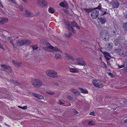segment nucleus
Instances as JSON below:
<instances>
[{"label":"nucleus","instance_id":"f257e3e1","mask_svg":"<svg viewBox=\"0 0 127 127\" xmlns=\"http://www.w3.org/2000/svg\"><path fill=\"white\" fill-rule=\"evenodd\" d=\"M43 42L46 43V44L47 45L49 44L50 45L48 46L45 47L43 48V49L44 50L51 52H53L55 51H60V50L57 48L56 47H53L46 40H43Z\"/></svg>","mask_w":127,"mask_h":127},{"label":"nucleus","instance_id":"f03ea898","mask_svg":"<svg viewBox=\"0 0 127 127\" xmlns=\"http://www.w3.org/2000/svg\"><path fill=\"white\" fill-rule=\"evenodd\" d=\"M31 41L28 39H22L21 40H16V44L17 46H22L25 45H28L31 44Z\"/></svg>","mask_w":127,"mask_h":127},{"label":"nucleus","instance_id":"7ed1b4c3","mask_svg":"<svg viewBox=\"0 0 127 127\" xmlns=\"http://www.w3.org/2000/svg\"><path fill=\"white\" fill-rule=\"evenodd\" d=\"M95 9H97L98 10L99 15L100 16L108 14L109 10L107 9L103 8L101 6V4H100L97 7H95Z\"/></svg>","mask_w":127,"mask_h":127},{"label":"nucleus","instance_id":"20e7f679","mask_svg":"<svg viewBox=\"0 0 127 127\" xmlns=\"http://www.w3.org/2000/svg\"><path fill=\"white\" fill-rule=\"evenodd\" d=\"M92 82L94 86L96 87L100 88L104 86L103 83L99 80H93Z\"/></svg>","mask_w":127,"mask_h":127},{"label":"nucleus","instance_id":"39448f33","mask_svg":"<svg viewBox=\"0 0 127 127\" xmlns=\"http://www.w3.org/2000/svg\"><path fill=\"white\" fill-rule=\"evenodd\" d=\"M100 34L101 38L104 40H107L109 38L108 33L105 30L101 31Z\"/></svg>","mask_w":127,"mask_h":127},{"label":"nucleus","instance_id":"423d86ee","mask_svg":"<svg viewBox=\"0 0 127 127\" xmlns=\"http://www.w3.org/2000/svg\"><path fill=\"white\" fill-rule=\"evenodd\" d=\"M32 84L36 87H39L42 85V81L37 79H35L32 83Z\"/></svg>","mask_w":127,"mask_h":127},{"label":"nucleus","instance_id":"0eeeda50","mask_svg":"<svg viewBox=\"0 0 127 127\" xmlns=\"http://www.w3.org/2000/svg\"><path fill=\"white\" fill-rule=\"evenodd\" d=\"M46 73L48 76L52 78H55L57 76V73L53 70H48L46 72Z\"/></svg>","mask_w":127,"mask_h":127},{"label":"nucleus","instance_id":"6e6552de","mask_svg":"<svg viewBox=\"0 0 127 127\" xmlns=\"http://www.w3.org/2000/svg\"><path fill=\"white\" fill-rule=\"evenodd\" d=\"M97 9H95V8L94 10H92L91 13V15L92 17L94 19H96L98 15H99V10H97Z\"/></svg>","mask_w":127,"mask_h":127},{"label":"nucleus","instance_id":"1a4fd4ad","mask_svg":"<svg viewBox=\"0 0 127 127\" xmlns=\"http://www.w3.org/2000/svg\"><path fill=\"white\" fill-rule=\"evenodd\" d=\"M76 64L78 65L84 66L86 64L84 60L81 58H77L76 59Z\"/></svg>","mask_w":127,"mask_h":127},{"label":"nucleus","instance_id":"9d476101","mask_svg":"<svg viewBox=\"0 0 127 127\" xmlns=\"http://www.w3.org/2000/svg\"><path fill=\"white\" fill-rule=\"evenodd\" d=\"M38 4L40 6L44 7L47 5V3L45 0H37Z\"/></svg>","mask_w":127,"mask_h":127},{"label":"nucleus","instance_id":"9b49d317","mask_svg":"<svg viewBox=\"0 0 127 127\" xmlns=\"http://www.w3.org/2000/svg\"><path fill=\"white\" fill-rule=\"evenodd\" d=\"M111 4L112 7L115 8H118L120 6V3L116 0H113Z\"/></svg>","mask_w":127,"mask_h":127},{"label":"nucleus","instance_id":"f8f14e48","mask_svg":"<svg viewBox=\"0 0 127 127\" xmlns=\"http://www.w3.org/2000/svg\"><path fill=\"white\" fill-rule=\"evenodd\" d=\"M115 51L120 56H123L124 55L125 53L123 50L120 48L116 49L115 50Z\"/></svg>","mask_w":127,"mask_h":127},{"label":"nucleus","instance_id":"ddd939ff","mask_svg":"<svg viewBox=\"0 0 127 127\" xmlns=\"http://www.w3.org/2000/svg\"><path fill=\"white\" fill-rule=\"evenodd\" d=\"M8 21V19L7 18H0V24H2L6 23Z\"/></svg>","mask_w":127,"mask_h":127},{"label":"nucleus","instance_id":"4468645a","mask_svg":"<svg viewBox=\"0 0 127 127\" xmlns=\"http://www.w3.org/2000/svg\"><path fill=\"white\" fill-rule=\"evenodd\" d=\"M66 28H67L68 30L70 31L73 30V28L71 26V22H66Z\"/></svg>","mask_w":127,"mask_h":127},{"label":"nucleus","instance_id":"2eb2a0df","mask_svg":"<svg viewBox=\"0 0 127 127\" xmlns=\"http://www.w3.org/2000/svg\"><path fill=\"white\" fill-rule=\"evenodd\" d=\"M1 67L3 68V70L7 69L8 70V71L10 72H12V70L11 69V67L6 65H1Z\"/></svg>","mask_w":127,"mask_h":127},{"label":"nucleus","instance_id":"dca6fc26","mask_svg":"<svg viewBox=\"0 0 127 127\" xmlns=\"http://www.w3.org/2000/svg\"><path fill=\"white\" fill-rule=\"evenodd\" d=\"M64 55L66 59L72 60H74V58L71 55H70L66 53H64Z\"/></svg>","mask_w":127,"mask_h":127},{"label":"nucleus","instance_id":"f3484780","mask_svg":"<svg viewBox=\"0 0 127 127\" xmlns=\"http://www.w3.org/2000/svg\"><path fill=\"white\" fill-rule=\"evenodd\" d=\"M33 15L32 13L29 10H26L25 13V16L26 17H32Z\"/></svg>","mask_w":127,"mask_h":127},{"label":"nucleus","instance_id":"a211bd4d","mask_svg":"<svg viewBox=\"0 0 127 127\" xmlns=\"http://www.w3.org/2000/svg\"><path fill=\"white\" fill-rule=\"evenodd\" d=\"M32 94L34 96L38 98L41 99H43V97L41 95L34 93H32Z\"/></svg>","mask_w":127,"mask_h":127},{"label":"nucleus","instance_id":"6ab92c4d","mask_svg":"<svg viewBox=\"0 0 127 127\" xmlns=\"http://www.w3.org/2000/svg\"><path fill=\"white\" fill-rule=\"evenodd\" d=\"M99 22L102 24H105L106 22L105 19L104 18H98Z\"/></svg>","mask_w":127,"mask_h":127},{"label":"nucleus","instance_id":"aec40b11","mask_svg":"<svg viewBox=\"0 0 127 127\" xmlns=\"http://www.w3.org/2000/svg\"><path fill=\"white\" fill-rule=\"evenodd\" d=\"M71 25H72V27H75L77 29H80L79 27L77 25L76 23L74 21H73L72 22H71Z\"/></svg>","mask_w":127,"mask_h":127},{"label":"nucleus","instance_id":"412c9836","mask_svg":"<svg viewBox=\"0 0 127 127\" xmlns=\"http://www.w3.org/2000/svg\"><path fill=\"white\" fill-rule=\"evenodd\" d=\"M12 62L13 65L16 67H19L20 66L21 63L19 62L13 61Z\"/></svg>","mask_w":127,"mask_h":127},{"label":"nucleus","instance_id":"4be33fe9","mask_svg":"<svg viewBox=\"0 0 127 127\" xmlns=\"http://www.w3.org/2000/svg\"><path fill=\"white\" fill-rule=\"evenodd\" d=\"M79 89L80 90L81 93H82L87 94L88 93V91L86 90L83 89L82 88H79Z\"/></svg>","mask_w":127,"mask_h":127},{"label":"nucleus","instance_id":"5701e85b","mask_svg":"<svg viewBox=\"0 0 127 127\" xmlns=\"http://www.w3.org/2000/svg\"><path fill=\"white\" fill-rule=\"evenodd\" d=\"M48 11L50 13H53L54 12L55 10L53 8L50 7L48 8Z\"/></svg>","mask_w":127,"mask_h":127},{"label":"nucleus","instance_id":"b1692460","mask_svg":"<svg viewBox=\"0 0 127 127\" xmlns=\"http://www.w3.org/2000/svg\"><path fill=\"white\" fill-rule=\"evenodd\" d=\"M66 4V3L65 2H61L59 3V5L63 7H65Z\"/></svg>","mask_w":127,"mask_h":127},{"label":"nucleus","instance_id":"393cba45","mask_svg":"<svg viewBox=\"0 0 127 127\" xmlns=\"http://www.w3.org/2000/svg\"><path fill=\"white\" fill-rule=\"evenodd\" d=\"M83 10H85L86 12L88 13H89L90 12L92 11V9L91 8H84L83 9Z\"/></svg>","mask_w":127,"mask_h":127},{"label":"nucleus","instance_id":"a878e982","mask_svg":"<svg viewBox=\"0 0 127 127\" xmlns=\"http://www.w3.org/2000/svg\"><path fill=\"white\" fill-rule=\"evenodd\" d=\"M8 39L10 40V43L12 44L13 46H14V44L13 43L14 40L12 39L10 37H8Z\"/></svg>","mask_w":127,"mask_h":127},{"label":"nucleus","instance_id":"bb28decb","mask_svg":"<svg viewBox=\"0 0 127 127\" xmlns=\"http://www.w3.org/2000/svg\"><path fill=\"white\" fill-rule=\"evenodd\" d=\"M72 35V33L71 32H70V33L68 35H67L66 33H65L64 34V36L67 38H70Z\"/></svg>","mask_w":127,"mask_h":127},{"label":"nucleus","instance_id":"cd10ccee","mask_svg":"<svg viewBox=\"0 0 127 127\" xmlns=\"http://www.w3.org/2000/svg\"><path fill=\"white\" fill-rule=\"evenodd\" d=\"M55 56V58L57 59H60L61 57V55L58 53L56 54Z\"/></svg>","mask_w":127,"mask_h":127},{"label":"nucleus","instance_id":"c85d7f7f","mask_svg":"<svg viewBox=\"0 0 127 127\" xmlns=\"http://www.w3.org/2000/svg\"><path fill=\"white\" fill-rule=\"evenodd\" d=\"M104 54V56H108L110 58L111 57V56L109 54V53L107 52H105Z\"/></svg>","mask_w":127,"mask_h":127},{"label":"nucleus","instance_id":"c756f323","mask_svg":"<svg viewBox=\"0 0 127 127\" xmlns=\"http://www.w3.org/2000/svg\"><path fill=\"white\" fill-rule=\"evenodd\" d=\"M46 93L47 94L51 95H53L55 94V93L54 92H52L50 91H47Z\"/></svg>","mask_w":127,"mask_h":127},{"label":"nucleus","instance_id":"7c9ffc66","mask_svg":"<svg viewBox=\"0 0 127 127\" xmlns=\"http://www.w3.org/2000/svg\"><path fill=\"white\" fill-rule=\"evenodd\" d=\"M124 65H125V68H126L125 69L126 71L127 72V59L125 60V61L124 62Z\"/></svg>","mask_w":127,"mask_h":127},{"label":"nucleus","instance_id":"2f4dec72","mask_svg":"<svg viewBox=\"0 0 127 127\" xmlns=\"http://www.w3.org/2000/svg\"><path fill=\"white\" fill-rule=\"evenodd\" d=\"M70 72L74 73L77 72V70L75 69L74 68H70Z\"/></svg>","mask_w":127,"mask_h":127},{"label":"nucleus","instance_id":"473e14b6","mask_svg":"<svg viewBox=\"0 0 127 127\" xmlns=\"http://www.w3.org/2000/svg\"><path fill=\"white\" fill-rule=\"evenodd\" d=\"M123 28L126 30L127 31V22L124 24L123 25Z\"/></svg>","mask_w":127,"mask_h":127},{"label":"nucleus","instance_id":"72a5a7b5","mask_svg":"<svg viewBox=\"0 0 127 127\" xmlns=\"http://www.w3.org/2000/svg\"><path fill=\"white\" fill-rule=\"evenodd\" d=\"M106 45L107 48L109 49H111L112 47V44L110 43Z\"/></svg>","mask_w":127,"mask_h":127},{"label":"nucleus","instance_id":"f704fd0d","mask_svg":"<svg viewBox=\"0 0 127 127\" xmlns=\"http://www.w3.org/2000/svg\"><path fill=\"white\" fill-rule=\"evenodd\" d=\"M18 107L20 108H21L22 109H26L27 108V107L26 106H24L23 107L21 106H18Z\"/></svg>","mask_w":127,"mask_h":127},{"label":"nucleus","instance_id":"c9c22d12","mask_svg":"<svg viewBox=\"0 0 127 127\" xmlns=\"http://www.w3.org/2000/svg\"><path fill=\"white\" fill-rule=\"evenodd\" d=\"M109 75L111 76V78H114L115 77V76L111 72H108Z\"/></svg>","mask_w":127,"mask_h":127},{"label":"nucleus","instance_id":"e433bc0d","mask_svg":"<svg viewBox=\"0 0 127 127\" xmlns=\"http://www.w3.org/2000/svg\"><path fill=\"white\" fill-rule=\"evenodd\" d=\"M31 47L33 50H37L38 47L36 46L32 45Z\"/></svg>","mask_w":127,"mask_h":127},{"label":"nucleus","instance_id":"4c0bfd02","mask_svg":"<svg viewBox=\"0 0 127 127\" xmlns=\"http://www.w3.org/2000/svg\"><path fill=\"white\" fill-rule=\"evenodd\" d=\"M88 125H93L94 124V121H90L88 124Z\"/></svg>","mask_w":127,"mask_h":127},{"label":"nucleus","instance_id":"58836bf2","mask_svg":"<svg viewBox=\"0 0 127 127\" xmlns=\"http://www.w3.org/2000/svg\"><path fill=\"white\" fill-rule=\"evenodd\" d=\"M67 98L69 100H71L73 99V98L70 96L68 95L67 96Z\"/></svg>","mask_w":127,"mask_h":127},{"label":"nucleus","instance_id":"ea45409f","mask_svg":"<svg viewBox=\"0 0 127 127\" xmlns=\"http://www.w3.org/2000/svg\"><path fill=\"white\" fill-rule=\"evenodd\" d=\"M124 66H125V65H124H124H118V67L119 68H121L123 67Z\"/></svg>","mask_w":127,"mask_h":127},{"label":"nucleus","instance_id":"a19ab883","mask_svg":"<svg viewBox=\"0 0 127 127\" xmlns=\"http://www.w3.org/2000/svg\"><path fill=\"white\" fill-rule=\"evenodd\" d=\"M70 91L75 93L76 90L74 89H71L70 90Z\"/></svg>","mask_w":127,"mask_h":127},{"label":"nucleus","instance_id":"79ce46f5","mask_svg":"<svg viewBox=\"0 0 127 127\" xmlns=\"http://www.w3.org/2000/svg\"><path fill=\"white\" fill-rule=\"evenodd\" d=\"M90 115H93V116H95V113L94 112H91L90 113Z\"/></svg>","mask_w":127,"mask_h":127},{"label":"nucleus","instance_id":"37998d69","mask_svg":"<svg viewBox=\"0 0 127 127\" xmlns=\"http://www.w3.org/2000/svg\"><path fill=\"white\" fill-rule=\"evenodd\" d=\"M15 83H14L16 84L17 85H21V83H19L18 81H17L16 80L15 81Z\"/></svg>","mask_w":127,"mask_h":127},{"label":"nucleus","instance_id":"c03bdc74","mask_svg":"<svg viewBox=\"0 0 127 127\" xmlns=\"http://www.w3.org/2000/svg\"><path fill=\"white\" fill-rule=\"evenodd\" d=\"M104 57H105V58L106 59V60H109L110 59V57L109 58L108 57V56H104Z\"/></svg>","mask_w":127,"mask_h":127},{"label":"nucleus","instance_id":"a18cd8bd","mask_svg":"<svg viewBox=\"0 0 127 127\" xmlns=\"http://www.w3.org/2000/svg\"><path fill=\"white\" fill-rule=\"evenodd\" d=\"M75 94H77L78 95H80V93L78 91H75Z\"/></svg>","mask_w":127,"mask_h":127},{"label":"nucleus","instance_id":"49530a36","mask_svg":"<svg viewBox=\"0 0 127 127\" xmlns=\"http://www.w3.org/2000/svg\"><path fill=\"white\" fill-rule=\"evenodd\" d=\"M15 80H14V79H10V81H11V82L13 83H15Z\"/></svg>","mask_w":127,"mask_h":127},{"label":"nucleus","instance_id":"de8ad7c7","mask_svg":"<svg viewBox=\"0 0 127 127\" xmlns=\"http://www.w3.org/2000/svg\"><path fill=\"white\" fill-rule=\"evenodd\" d=\"M73 111L76 114H77L78 113V111H76V110L75 109H74L73 110Z\"/></svg>","mask_w":127,"mask_h":127},{"label":"nucleus","instance_id":"09e8293b","mask_svg":"<svg viewBox=\"0 0 127 127\" xmlns=\"http://www.w3.org/2000/svg\"><path fill=\"white\" fill-rule=\"evenodd\" d=\"M103 64L104 65V68H106L107 67H106V64L105 63H103Z\"/></svg>","mask_w":127,"mask_h":127},{"label":"nucleus","instance_id":"8fccbe9b","mask_svg":"<svg viewBox=\"0 0 127 127\" xmlns=\"http://www.w3.org/2000/svg\"><path fill=\"white\" fill-rule=\"evenodd\" d=\"M0 48H1L3 49V46L2 44L0 42Z\"/></svg>","mask_w":127,"mask_h":127},{"label":"nucleus","instance_id":"3c124183","mask_svg":"<svg viewBox=\"0 0 127 127\" xmlns=\"http://www.w3.org/2000/svg\"><path fill=\"white\" fill-rule=\"evenodd\" d=\"M59 104L61 105H62V104H64V103L63 102H61L60 101H59Z\"/></svg>","mask_w":127,"mask_h":127},{"label":"nucleus","instance_id":"603ef678","mask_svg":"<svg viewBox=\"0 0 127 127\" xmlns=\"http://www.w3.org/2000/svg\"><path fill=\"white\" fill-rule=\"evenodd\" d=\"M9 1H11L13 3H14L15 2L14 0H8Z\"/></svg>","mask_w":127,"mask_h":127},{"label":"nucleus","instance_id":"864d4df0","mask_svg":"<svg viewBox=\"0 0 127 127\" xmlns=\"http://www.w3.org/2000/svg\"><path fill=\"white\" fill-rule=\"evenodd\" d=\"M118 42H116L115 43V45L116 46H118Z\"/></svg>","mask_w":127,"mask_h":127},{"label":"nucleus","instance_id":"5fc2aeb1","mask_svg":"<svg viewBox=\"0 0 127 127\" xmlns=\"http://www.w3.org/2000/svg\"><path fill=\"white\" fill-rule=\"evenodd\" d=\"M124 123H127V119L125 120H124Z\"/></svg>","mask_w":127,"mask_h":127},{"label":"nucleus","instance_id":"6e6d98bb","mask_svg":"<svg viewBox=\"0 0 127 127\" xmlns=\"http://www.w3.org/2000/svg\"><path fill=\"white\" fill-rule=\"evenodd\" d=\"M125 17L126 19H127V13L126 15L125 16Z\"/></svg>","mask_w":127,"mask_h":127},{"label":"nucleus","instance_id":"4d7b16f0","mask_svg":"<svg viewBox=\"0 0 127 127\" xmlns=\"http://www.w3.org/2000/svg\"><path fill=\"white\" fill-rule=\"evenodd\" d=\"M22 10H23V8H22V6H21L20 8V10L21 11H22Z\"/></svg>","mask_w":127,"mask_h":127},{"label":"nucleus","instance_id":"13d9d810","mask_svg":"<svg viewBox=\"0 0 127 127\" xmlns=\"http://www.w3.org/2000/svg\"><path fill=\"white\" fill-rule=\"evenodd\" d=\"M70 5H71V6L73 7V5L71 3H70Z\"/></svg>","mask_w":127,"mask_h":127},{"label":"nucleus","instance_id":"bf43d9fd","mask_svg":"<svg viewBox=\"0 0 127 127\" xmlns=\"http://www.w3.org/2000/svg\"><path fill=\"white\" fill-rule=\"evenodd\" d=\"M4 124L5 125H6V126H8V127H10V126H9L7 124Z\"/></svg>","mask_w":127,"mask_h":127},{"label":"nucleus","instance_id":"052dcab7","mask_svg":"<svg viewBox=\"0 0 127 127\" xmlns=\"http://www.w3.org/2000/svg\"><path fill=\"white\" fill-rule=\"evenodd\" d=\"M126 56H127V52L126 53Z\"/></svg>","mask_w":127,"mask_h":127},{"label":"nucleus","instance_id":"680f3d73","mask_svg":"<svg viewBox=\"0 0 127 127\" xmlns=\"http://www.w3.org/2000/svg\"><path fill=\"white\" fill-rule=\"evenodd\" d=\"M56 85H59V84L58 83H57L56 84Z\"/></svg>","mask_w":127,"mask_h":127},{"label":"nucleus","instance_id":"e2e57ef3","mask_svg":"<svg viewBox=\"0 0 127 127\" xmlns=\"http://www.w3.org/2000/svg\"><path fill=\"white\" fill-rule=\"evenodd\" d=\"M113 32L114 33H115V31H113Z\"/></svg>","mask_w":127,"mask_h":127},{"label":"nucleus","instance_id":"0e129e2a","mask_svg":"<svg viewBox=\"0 0 127 127\" xmlns=\"http://www.w3.org/2000/svg\"><path fill=\"white\" fill-rule=\"evenodd\" d=\"M109 62H107V64H109Z\"/></svg>","mask_w":127,"mask_h":127}]
</instances>
